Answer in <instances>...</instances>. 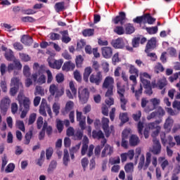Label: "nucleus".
Wrapping results in <instances>:
<instances>
[{"label":"nucleus","instance_id":"f257e3e1","mask_svg":"<svg viewBox=\"0 0 180 180\" xmlns=\"http://www.w3.org/2000/svg\"><path fill=\"white\" fill-rule=\"evenodd\" d=\"M93 70L91 67H86L83 74V79L86 83L89 82L91 84L99 86L103 81V75L101 71L96 72V73L91 74Z\"/></svg>","mask_w":180,"mask_h":180},{"label":"nucleus","instance_id":"4468645a","mask_svg":"<svg viewBox=\"0 0 180 180\" xmlns=\"http://www.w3.org/2000/svg\"><path fill=\"white\" fill-rule=\"evenodd\" d=\"M127 41L123 40L122 38H118L117 39L112 40L111 45L115 49H122L126 45Z\"/></svg>","mask_w":180,"mask_h":180},{"label":"nucleus","instance_id":"aec40b11","mask_svg":"<svg viewBox=\"0 0 180 180\" xmlns=\"http://www.w3.org/2000/svg\"><path fill=\"white\" fill-rule=\"evenodd\" d=\"M20 41L22 44L30 46L33 43V39L30 36L24 34L22 35Z\"/></svg>","mask_w":180,"mask_h":180},{"label":"nucleus","instance_id":"f704fd0d","mask_svg":"<svg viewBox=\"0 0 180 180\" xmlns=\"http://www.w3.org/2000/svg\"><path fill=\"white\" fill-rule=\"evenodd\" d=\"M74 108V103L73 101H69L65 104V113L68 114Z\"/></svg>","mask_w":180,"mask_h":180},{"label":"nucleus","instance_id":"79ce46f5","mask_svg":"<svg viewBox=\"0 0 180 180\" xmlns=\"http://www.w3.org/2000/svg\"><path fill=\"white\" fill-rule=\"evenodd\" d=\"M120 120L124 124L129 122V117L127 112H122L120 114Z\"/></svg>","mask_w":180,"mask_h":180},{"label":"nucleus","instance_id":"37998d69","mask_svg":"<svg viewBox=\"0 0 180 180\" xmlns=\"http://www.w3.org/2000/svg\"><path fill=\"white\" fill-rule=\"evenodd\" d=\"M16 127L22 132H25V131L26 130V129L25 128V122L22 120H18L16 122Z\"/></svg>","mask_w":180,"mask_h":180},{"label":"nucleus","instance_id":"f3484780","mask_svg":"<svg viewBox=\"0 0 180 180\" xmlns=\"http://www.w3.org/2000/svg\"><path fill=\"white\" fill-rule=\"evenodd\" d=\"M157 40L155 37L151 38L148 40L145 49V53L150 52V50H154L156 48Z\"/></svg>","mask_w":180,"mask_h":180},{"label":"nucleus","instance_id":"7ed1b4c3","mask_svg":"<svg viewBox=\"0 0 180 180\" xmlns=\"http://www.w3.org/2000/svg\"><path fill=\"white\" fill-rule=\"evenodd\" d=\"M155 20L156 19L153 18L150 13H146L141 16H137L136 18L133 19L134 23H137L141 26L142 23H143V25H146V23H148V25H153Z\"/></svg>","mask_w":180,"mask_h":180},{"label":"nucleus","instance_id":"c9c22d12","mask_svg":"<svg viewBox=\"0 0 180 180\" xmlns=\"http://www.w3.org/2000/svg\"><path fill=\"white\" fill-rule=\"evenodd\" d=\"M63 165L65 167H68V162L70 161V157H69V153H68V149H64V155H63Z\"/></svg>","mask_w":180,"mask_h":180},{"label":"nucleus","instance_id":"58836bf2","mask_svg":"<svg viewBox=\"0 0 180 180\" xmlns=\"http://www.w3.org/2000/svg\"><path fill=\"white\" fill-rule=\"evenodd\" d=\"M146 79H151V77L150 76V75L148 73L143 72V73L140 74V79H141L142 84H143V81L150 82L149 80H148Z\"/></svg>","mask_w":180,"mask_h":180},{"label":"nucleus","instance_id":"a878e982","mask_svg":"<svg viewBox=\"0 0 180 180\" xmlns=\"http://www.w3.org/2000/svg\"><path fill=\"white\" fill-rule=\"evenodd\" d=\"M174 120L171 117H168L164 124V129L165 130H171L172 127L173 126Z\"/></svg>","mask_w":180,"mask_h":180},{"label":"nucleus","instance_id":"774afa93","mask_svg":"<svg viewBox=\"0 0 180 180\" xmlns=\"http://www.w3.org/2000/svg\"><path fill=\"white\" fill-rule=\"evenodd\" d=\"M130 134V131L129 129L123 130L122 133V139H128L129 136Z\"/></svg>","mask_w":180,"mask_h":180},{"label":"nucleus","instance_id":"bb28decb","mask_svg":"<svg viewBox=\"0 0 180 180\" xmlns=\"http://www.w3.org/2000/svg\"><path fill=\"white\" fill-rule=\"evenodd\" d=\"M92 137L94 139L100 140L101 139H104V134L102 132L101 130H99V131L93 130Z\"/></svg>","mask_w":180,"mask_h":180},{"label":"nucleus","instance_id":"ea45409f","mask_svg":"<svg viewBox=\"0 0 180 180\" xmlns=\"http://www.w3.org/2000/svg\"><path fill=\"white\" fill-rule=\"evenodd\" d=\"M129 72L131 75H136V77H139V70H138L136 68H135V66L133 65H129Z\"/></svg>","mask_w":180,"mask_h":180},{"label":"nucleus","instance_id":"39448f33","mask_svg":"<svg viewBox=\"0 0 180 180\" xmlns=\"http://www.w3.org/2000/svg\"><path fill=\"white\" fill-rule=\"evenodd\" d=\"M162 122V120H157L155 122H150L147 125V128L149 129V130H155L152 132V137L153 139H155L158 134H160L161 131V127L159 125Z\"/></svg>","mask_w":180,"mask_h":180},{"label":"nucleus","instance_id":"9b49d317","mask_svg":"<svg viewBox=\"0 0 180 180\" xmlns=\"http://www.w3.org/2000/svg\"><path fill=\"white\" fill-rule=\"evenodd\" d=\"M9 105H11V99L9 98H4L1 101L0 110L3 116L6 115Z\"/></svg>","mask_w":180,"mask_h":180},{"label":"nucleus","instance_id":"6e6d98bb","mask_svg":"<svg viewBox=\"0 0 180 180\" xmlns=\"http://www.w3.org/2000/svg\"><path fill=\"white\" fill-rule=\"evenodd\" d=\"M21 20H22V22H24L25 23L27 22H30V23H33V22H35L34 18H33L32 17H30V16L22 17Z\"/></svg>","mask_w":180,"mask_h":180},{"label":"nucleus","instance_id":"e433bc0d","mask_svg":"<svg viewBox=\"0 0 180 180\" xmlns=\"http://www.w3.org/2000/svg\"><path fill=\"white\" fill-rule=\"evenodd\" d=\"M156 115L160 119V120H162V117L165 115V111L162 107H158L155 111Z\"/></svg>","mask_w":180,"mask_h":180},{"label":"nucleus","instance_id":"0eeeda50","mask_svg":"<svg viewBox=\"0 0 180 180\" xmlns=\"http://www.w3.org/2000/svg\"><path fill=\"white\" fill-rule=\"evenodd\" d=\"M151 162V153L148 152L146 153V160L145 162V157L144 155H142L140 158V161L139 163V169L141 170L143 168L144 169H147Z\"/></svg>","mask_w":180,"mask_h":180},{"label":"nucleus","instance_id":"4d7b16f0","mask_svg":"<svg viewBox=\"0 0 180 180\" xmlns=\"http://www.w3.org/2000/svg\"><path fill=\"white\" fill-rule=\"evenodd\" d=\"M23 75L27 78L30 77V68L27 65H24Z\"/></svg>","mask_w":180,"mask_h":180},{"label":"nucleus","instance_id":"8fccbe9b","mask_svg":"<svg viewBox=\"0 0 180 180\" xmlns=\"http://www.w3.org/2000/svg\"><path fill=\"white\" fill-rule=\"evenodd\" d=\"M37 95H40L41 96L44 95V89L40 86H37L35 89L34 96Z\"/></svg>","mask_w":180,"mask_h":180},{"label":"nucleus","instance_id":"0e129e2a","mask_svg":"<svg viewBox=\"0 0 180 180\" xmlns=\"http://www.w3.org/2000/svg\"><path fill=\"white\" fill-rule=\"evenodd\" d=\"M74 77L77 82L80 83L82 82V77L78 70L74 72Z\"/></svg>","mask_w":180,"mask_h":180},{"label":"nucleus","instance_id":"c03bdc74","mask_svg":"<svg viewBox=\"0 0 180 180\" xmlns=\"http://www.w3.org/2000/svg\"><path fill=\"white\" fill-rule=\"evenodd\" d=\"M60 109V106L59 103H54L53 104L52 110H53V113H55L56 116L58 115Z\"/></svg>","mask_w":180,"mask_h":180},{"label":"nucleus","instance_id":"2eb2a0df","mask_svg":"<svg viewBox=\"0 0 180 180\" xmlns=\"http://www.w3.org/2000/svg\"><path fill=\"white\" fill-rule=\"evenodd\" d=\"M126 19V13L124 11H121L119 13V15H117L115 18H112V21L115 25H118V23H120V25H124Z\"/></svg>","mask_w":180,"mask_h":180},{"label":"nucleus","instance_id":"5fc2aeb1","mask_svg":"<svg viewBox=\"0 0 180 180\" xmlns=\"http://www.w3.org/2000/svg\"><path fill=\"white\" fill-rule=\"evenodd\" d=\"M86 46V41L84 39H81L77 44V50L80 51Z\"/></svg>","mask_w":180,"mask_h":180},{"label":"nucleus","instance_id":"72a5a7b5","mask_svg":"<svg viewBox=\"0 0 180 180\" xmlns=\"http://www.w3.org/2000/svg\"><path fill=\"white\" fill-rule=\"evenodd\" d=\"M125 32L127 34H131L135 32V28L132 24L128 23L125 26Z\"/></svg>","mask_w":180,"mask_h":180},{"label":"nucleus","instance_id":"09e8293b","mask_svg":"<svg viewBox=\"0 0 180 180\" xmlns=\"http://www.w3.org/2000/svg\"><path fill=\"white\" fill-rule=\"evenodd\" d=\"M46 128V122H44L42 129L40 131L39 135V139L40 141L43 140V139L44 138Z\"/></svg>","mask_w":180,"mask_h":180},{"label":"nucleus","instance_id":"6ab92c4d","mask_svg":"<svg viewBox=\"0 0 180 180\" xmlns=\"http://www.w3.org/2000/svg\"><path fill=\"white\" fill-rule=\"evenodd\" d=\"M75 68V63H72L70 60L64 63L62 67V70L65 72H69V71H73Z\"/></svg>","mask_w":180,"mask_h":180},{"label":"nucleus","instance_id":"603ef678","mask_svg":"<svg viewBox=\"0 0 180 180\" xmlns=\"http://www.w3.org/2000/svg\"><path fill=\"white\" fill-rule=\"evenodd\" d=\"M178 79H180V72H176L174 74L173 76L169 77V81L171 83H173L174 81L177 80Z\"/></svg>","mask_w":180,"mask_h":180},{"label":"nucleus","instance_id":"2f4dec72","mask_svg":"<svg viewBox=\"0 0 180 180\" xmlns=\"http://www.w3.org/2000/svg\"><path fill=\"white\" fill-rule=\"evenodd\" d=\"M82 34L84 37H90L94 34V29L89 28L82 31Z\"/></svg>","mask_w":180,"mask_h":180},{"label":"nucleus","instance_id":"49530a36","mask_svg":"<svg viewBox=\"0 0 180 180\" xmlns=\"http://www.w3.org/2000/svg\"><path fill=\"white\" fill-rule=\"evenodd\" d=\"M114 32L115 34H117V35H123L124 34V30L123 28V27L122 26H117L115 29H114Z\"/></svg>","mask_w":180,"mask_h":180},{"label":"nucleus","instance_id":"e2e57ef3","mask_svg":"<svg viewBox=\"0 0 180 180\" xmlns=\"http://www.w3.org/2000/svg\"><path fill=\"white\" fill-rule=\"evenodd\" d=\"M81 163H82V166L83 167L84 172H85L86 168L89 165V160H88L87 158H83L82 159Z\"/></svg>","mask_w":180,"mask_h":180},{"label":"nucleus","instance_id":"864d4df0","mask_svg":"<svg viewBox=\"0 0 180 180\" xmlns=\"http://www.w3.org/2000/svg\"><path fill=\"white\" fill-rule=\"evenodd\" d=\"M64 75L63 73H58L56 76V79L58 84H61L64 82Z\"/></svg>","mask_w":180,"mask_h":180},{"label":"nucleus","instance_id":"412c9836","mask_svg":"<svg viewBox=\"0 0 180 180\" xmlns=\"http://www.w3.org/2000/svg\"><path fill=\"white\" fill-rule=\"evenodd\" d=\"M143 87L146 89L145 94L148 96H151L153 94V89L150 84V81H144L143 80Z\"/></svg>","mask_w":180,"mask_h":180},{"label":"nucleus","instance_id":"a19ab883","mask_svg":"<svg viewBox=\"0 0 180 180\" xmlns=\"http://www.w3.org/2000/svg\"><path fill=\"white\" fill-rule=\"evenodd\" d=\"M83 61L84 58H82V56L81 55L77 56L75 59L76 67L77 68H81Z\"/></svg>","mask_w":180,"mask_h":180},{"label":"nucleus","instance_id":"9d476101","mask_svg":"<svg viewBox=\"0 0 180 180\" xmlns=\"http://www.w3.org/2000/svg\"><path fill=\"white\" fill-rule=\"evenodd\" d=\"M47 62L51 68L58 70L62 67V65L63 63V59L55 60L54 58L51 57L48 58Z\"/></svg>","mask_w":180,"mask_h":180},{"label":"nucleus","instance_id":"680f3d73","mask_svg":"<svg viewBox=\"0 0 180 180\" xmlns=\"http://www.w3.org/2000/svg\"><path fill=\"white\" fill-rule=\"evenodd\" d=\"M19 78L18 77H13L11 79V85L13 86L14 87H18L19 88Z\"/></svg>","mask_w":180,"mask_h":180},{"label":"nucleus","instance_id":"5701e85b","mask_svg":"<svg viewBox=\"0 0 180 180\" xmlns=\"http://www.w3.org/2000/svg\"><path fill=\"white\" fill-rule=\"evenodd\" d=\"M114 84V79L112 77H106L103 84V87L105 89H108L111 86H113Z\"/></svg>","mask_w":180,"mask_h":180},{"label":"nucleus","instance_id":"7c9ffc66","mask_svg":"<svg viewBox=\"0 0 180 180\" xmlns=\"http://www.w3.org/2000/svg\"><path fill=\"white\" fill-rule=\"evenodd\" d=\"M57 165L58 163L56 160H51L47 169L48 173H52L56 169Z\"/></svg>","mask_w":180,"mask_h":180},{"label":"nucleus","instance_id":"de8ad7c7","mask_svg":"<svg viewBox=\"0 0 180 180\" xmlns=\"http://www.w3.org/2000/svg\"><path fill=\"white\" fill-rule=\"evenodd\" d=\"M58 88L56 84H51L50 88H49V92H50L51 95L54 96L56 95V92L58 91Z\"/></svg>","mask_w":180,"mask_h":180},{"label":"nucleus","instance_id":"052dcab7","mask_svg":"<svg viewBox=\"0 0 180 180\" xmlns=\"http://www.w3.org/2000/svg\"><path fill=\"white\" fill-rule=\"evenodd\" d=\"M112 61L114 65H116L117 63L120 62L118 53H115V55L112 56Z\"/></svg>","mask_w":180,"mask_h":180},{"label":"nucleus","instance_id":"13d9d810","mask_svg":"<svg viewBox=\"0 0 180 180\" xmlns=\"http://www.w3.org/2000/svg\"><path fill=\"white\" fill-rule=\"evenodd\" d=\"M37 117V115L36 113H32L30 117H29V120H28V125H32L34 124V122H35Z\"/></svg>","mask_w":180,"mask_h":180},{"label":"nucleus","instance_id":"393cba45","mask_svg":"<svg viewBox=\"0 0 180 180\" xmlns=\"http://www.w3.org/2000/svg\"><path fill=\"white\" fill-rule=\"evenodd\" d=\"M140 142L139 138L138 136L132 134L129 139V143L131 146H136Z\"/></svg>","mask_w":180,"mask_h":180},{"label":"nucleus","instance_id":"dca6fc26","mask_svg":"<svg viewBox=\"0 0 180 180\" xmlns=\"http://www.w3.org/2000/svg\"><path fill=\"white\" fill-rule=\"evenodd\" d=\"M101 53L105 59H110L112 56V49L110 46L102 47Z\"/></svg>","mask_w":180,"mask_h":180},{"label":"nucleus","instance_id":"4c0bfd02","mask_svg":"<svg viewBox=\"0 0 180 180\" xmlns=\"http://www.w3.org/2000/svg\"><path fill=\"white\" fill-rule=\"evenodd\" d=\"M124 170L127 174H131L134 172V164L133 162H129L125 165Z\"/></svg>","mask_w":180,"mask_h":180},{"label":"nucleus","instance_id":"3c124183","mask_svg":"<svg viewBox=\"0 0 180 180\" xmlns=\"http://www.w3.org/2000/svg\"><path fill=\"white\" fill-rule=\"evenodd\" d=\"M15 170V164L9 163L6 168V173H12Z\"/></svg>","mask_w":180,"mask_h":180},{"label":"nucleus","instance_id":"c756f323","mask_svg":"<svg viewBox=\"0 0 180 180\" xmlns=\"http://www.w3.org/2000/svg\"><path fill=\"white\" fill-rule=\"evenodd\" d=\"M33 136L32 130H30L25 134V139H24V144L27 146L30 144V142L31 141V139Z\"/></svg>","mask_w":180,"mask_h":180},{"label":"nucleus","instance_id":"20e7f679","mask_svg":"<svg viewBox=\"0 0 180 180\" xmlns=\"http://www.w3.org/2000/svg\"><path fill=\"white\" fill-rule=\"evenodd\" d=\"M117 94L120 96L121 108L123 111H126V105L127 103V100L124 98L125 89L124 86H121V84L120 82H117Z\"/></svg>","mask_w":180,"mask_h":180},{"label":"nucleus","instance_id":"ddd939ff","mask_svg":"<svg viewBox=\"0 0 180 180\" xmlns=\"http://www.w3.org/2000/svg\"><path fill=\"white\" fill-rule=\"evenodd\" d=\"M161 149H162V146L160 144V142L156 138H154L153 139V146L152 149L150 150V152L154 155H158L161 153Z\"/></svg>","mask_w":180,"mask_h":180},{"label":"nucleus","instance_id":"c85d7f7f","mask_svg":"<svg viewBox=\"0 0 180 180\" xmlns=\"http://www.w3.org/2000/svg\"><path fill=\"white\" fill-rule=\"evenodd\" d=\"M167 85V81L165 77H162L158 81V88L162 90Z\"/></svg>","mask_w":180,"mask_h":180},{"label":"nucleus","instance_id":"338daca9","mask_svg":"<svg viewBox=\"0 0 180 180\" xmlns=\"http://www.w3.org/2000/svg\"><path fill=\"white\" fill-rule=\"evenodd\" d=\"M46 75H47V84H51L53 80V75L51 72L50 70H46Z\"/></svg>","mask_w":180,"mask_h":180},{"label":"nucleus","instance_id":"4be33fe9","mask_svg":"<svg viewBox=\"0 0 180 180\" xmlns=\"http://www.w3.org/2000/svg\"><path fill=\"white\" fill-rule=\"evenodd\" d=\"M131 91H132L133 94H135V97L137 101L139 100L140 96L143 94V86L141 84H140V87L138 90L135 91V84H132V86L131 88Z\"/></svg>","mask_w":180,"mask_h":180},{"label":"nucleus","instance_id":"b1692460","mask_svg":"<svg viewBox=\"0 0 180 180\" xmlns=\"http://www.w3.org/2000/svg\"><path fill=\"white\" fill-rule=\"evenodd\" d=\"M142 29L147 31L148 34L150 35H154L156 34L158 32V27L157 26L155 27H142Z\"/></svg>","mask_w":180,"mask_h":180},{"label":"nucleus","instance_id":"423d86ee","mask_svg":"<svg viewBox=\"0 0 180 180\" xmlns=\"http://www.w3.org/2000/svg\"><path fill=\"white\" fill-rule=\"evenodd\" d=\"M109 122H110V121H109L108 118H106V117L103 118L102 128H103L107 138H108L111 134L115 133L114 126L110 125V127L109 128Z\"/></svg>","mask_w":180,"mask_h":180},{"label":"nucleus","instance_id":"1a4fd4ad","mask_svg":"<svg viewBox=\"0 0 180 180\" xmlns=\"http://www.w3.org/2000/svg\"><path fill=\"white\" fill-rule=\"evenodd\" d=\"M18 101L20 105V110L22 111V110H30V101L29 98L27 97H24L21 95L19 94L18 96Z\"/></svg>","mask_w":180,"mask_h":180},{"label":"nucleus","instance_id":"bf43d9fd","mask_svg":"<svg viewBox=\"0 0 180 180\" xmlns=\"http://www.w3.org/2000/svg\"><path fill=\"white\" fill-rule=\"evenodd\" d=\"M20 58L22 61L25 63L29 62L30 60V57L29 56V55L26 53H20Z\"/></svg>","mask_w":180,"mask_h":180},{"label":"nucleus","instance_id":"6e6552de","mask_svg":"<svg viewBox=\"0 0 180 180\" xmlns=\"http://www.w3.org/2000/svg\"><path fill=\"white\" fill-rule=\"evenodd\" d=\"M78 98L82 104H86L89 98V91L86 88H79Z\"/></svg>","mask_w":180,"mask_h":180},{"label":"nucleus","instance_id":"f03ea898","mask_svg":"<svg viewBox=\"0 0 180 180\" xmlns=\"http://www.w3.org/2000/svg\"><path fill=\"white\" fill-rule=\"evenodd\" d=\"M77 121L79 122V126L81 129L77 130L74 134L75 141H81L84 136L83 131L86 129V117L82 115V112L77 110Z\"/></svg>","mask_w":180,"mask_h":180},{"label":"nucleus","instance_id":"cd10ccee","mask_svg":"<svg viewBox=\"0 0 180 180\" xmlns=\"http://www.w3.org/2000/svg\"><path fill=\"white\" fill-rule=\"evenodd\" d=\"M62 34V42L67 44L70 42L71 38L68 37V31L64 30L61 32Z\"/></svg>","mask_w":180,"mask_h":180},{"label":"nucleus","instance_id":"473e14b6","mask_svg":"<svg viewBox=\"0 0 180 180\" xmlns=\"http://www.w3.org/2000/svg\"><path fill=\"white\" fill-rule=\"evenodd\" d=\"M55 9L57 13L58 12H63L65 9V2H58L55 4Z\"/></svg>","mask_w":180,"mask_h":180},{"label":"nucleus","instance_id":"f8f14e48","mask_svg":"<svg viewBox=\"0 0 180 180\" xmlns=\"http://www.w3.org/2000/svg\"><path fill=\"white\" fill-rule=\"evenodd\" d=\"M7 70L8 73L13 70L20 71L22 70V63L19 60H15L12 63L8 64Z\"/></svg>","mask_w":180,"mask_h":180},{"label":"nucleus","instance_id":"69168bd1","mask_svg":"<svg viewBox=\"0 0 180 180\" xmlns=\"http://www.w3.org/2000/svg\"><path fill=\"white\" fill-rule=\"evenodd\" d=\"M53 148H49L48 149H46V159L48 160H49L53 155Z\"/></svg>","mask_w":180,"mask_h":180},{"label":"nucleus","instance_id":"a211bd4d","mask_svg":"<svg viewBox=\"0 0 180 180\" xmlns=\"http://www.w3.org/2000/svg\"><path fill=\"white\" fill-rule=\"evenodd\" d=\"M150 102L152 103L153 105H151V107L148 105L145 109L146 112H150L151 111H153L160 103V99H158L156 98L150 99Z\"/></svg>","mask_w":180,"mask_h":180},{"label":"nucleus","instance_id":"a18cd8bd","mask_svg":"<svg viewBox=\"0 0 180 180\" xmlns=\"http://www.w3.org/2000/svg\"><path fill=\"white\" fill-rule=\"evenodd\" d=\"M165 71V68L160 63H158L157 65L155 67V72L156 74H159L160 72H163Z\"/></svg>","mask_w":180,"mask_h":180}]
</instances>
